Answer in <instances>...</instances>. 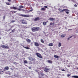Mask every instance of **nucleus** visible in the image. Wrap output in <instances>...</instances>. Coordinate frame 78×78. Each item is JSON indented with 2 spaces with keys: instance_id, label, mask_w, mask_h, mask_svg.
<instances>
[{
  "instance_id": "nucleus-54",
  "label": "nucleus",
  "mask_w": 78,
  "mask_h": 78,
  "mask_svg": "<svg viewBox=\"0 0 78 78\" xmlns=\"http://www.w3.org/2000/svg\"><path fill=\"white\" fill-rule=\"evenodd\" d=\"M2 72H3V71H2Z\"/></svg>"
},
{
  "instance_id": "nucleus-33",
  "label": "nucleus",
  "mask_w": 78,
  "mask_h": 78,
  "mask_svg": "<svg viewBox=\"0 0 78 78\" xmlns=\"http://www.w3.org/2000/svg\"><path fill=\"white\" fill-rule=\"evenodd\" d=\"M41 76H44V75H45V74L44 73H41Z\"/></svg>"
},
{
  "instance_id": "nucleus-36",
  "label": "nucleus",
  "mask_w": 78,
  "mask_h": 78,
  "mask_svg": "<svg viewBox=\"0 0 78 78\" xmlns=\"http://www.w3.org/2000/svg\"><path fill=\"white\" fill-rule=\"evenodd\" d=\"M62 71H63V72H66V71L64 70V69H61Z\"/></svg>"
},
{
  "instance_id": "nucleus-12",
  "label": "nucleus",
  "mask_w": 78,
  "mask_h": 78,
  "mask_svg": "<svg viewBox=\"0 0 78 78\" xmlns=\"http://www.w3.org/2000/svg\"><path fill=\"white\" fill-rule=\"evenodd\" d=\"M23 47L24 48H26V49H27V50H29L30 49V48L28 47H24V46H23Z\"/></svg>"
},
{
  "instance_id": "nucleus-42",
  "label": "nucleus",
  "mask_w": 78,
  "mask_h": 78,
  "mask_svg": "<svg viewBox=\"0 0 78 78\" xmlns=\"http://www.w3.org/2000/svg\"><path fill=\"white\" fill-rule=\"evenodd\" d=\"M68 76H70V74H67Z\"/></svg>"
},
{
  "instance_id": "nucleus-26",
  "label": "nucleus",
  "mask_w": 78,
  "mask_h": 78,
  "mask_svg": "<svg viewBox=\"0 0 78 78\" xmlns=\"http://www.w3.org/2000/svg\"><path fill=\"white\" fill-rule=\"evenodd\" d=\"M20 8H23V6L22 5H20L19 6Z\"/></svg>"
},
{
  "instance_id": "nucleus-30",
  "label": "nucleus",
  "mask_w": 78,
  "mask_h": 78,
  "mask_svg": "<svg viewBox=\"0 0 78 78\" xmlns=\"http://www.w3.org/2000/svg\"><path fill=\"white\" fill-rule=\"evenodd\" d=\"M35 60L36 59H35V58H32L31 61H35Z\"/></svg>"
},
{
  "instance_id": "nucleus-16",
  "label": "nucleus",
  "mask_w": 78,
  "mask_h": 78,
  "mask_svg": "<svg viewBox=\"0 0 78 78\" xmlns=\"http://www.w3.org/2000/svg\"><path fill=\"white\" fill-rule=\"evenodd\" d=\"M49 46H50V47H51V46H53V44L50 43L49 44Z\"/></svg>"
},
{
  "instance_id": "nucleus-14",
  "label": "nucleus",
  "mask_w": 78,
  "mask_h": 78,
  "mask_svg": "<svg viewBox=\"0 0 78 78\" xmlns=\"http://www.w3.org/2000/svg\"><path fill=\"white\" fill-rule=\"evenodd\" d=\"M48 63H50V64H52V63H53V62L51 60H48Z\"/></svg>"
},
{
  "instance_id": "nucleus-15",
  "label": "nucleus",
  "mask_w": 78,
  "mask_h": 78,
  "mask_svg": "<svg viewBox=\"0 0 78 78\" xmlns=\"http://www.w3.org/2000/svg\"><path fill=\"white\" fill-rule=\"evenodd\" d=\"M54 58H57V59L59 58V56H58V55H54Z\"/></svg>"
},
{
  "instance_id": "nucleus-29",
  "label": "nucleus",
  "mask_w": 78,
  "mask_h": 78,
  "mask_svg": "<svg viewBox=\"0 0 78 78\" xmlns=\"http://www.w3.org/2000/svg\"><path fill=\"white\" fill-rule=\"evenodd\" d=\"M15 22H16V20H12L11 22V23H14Z\"/></svg>"
},
{
  "instance_id": "nucleus-18",
  "label": "nucleus",
  "mask_w": 78,
  "mask_h": 78,
  "mask_svg": "<svg viewBox=\"0 0 78 78\" xmlns=\"http://www.w3.org/2000/svg\"><path fill=\"white\" fill-rule=\"evenodd\" d=\"M43 24L44 25H47V22H43Z\"/></svg>"
},
{
  "instance_id": "nucleus-39",
  "label": "nucleus",
  "mask_w": 78,
  "mask_h": 78,
  "mask_svg": "<svg viewBox=\"0 0 78 78\" xmlns=\"http://www.w3.org/2000/svg\"><path fill=\"white\" fill-rule=\"evenodd\" d=\"M5 16H4L3 17V19H5Z\"/></svg>"
},
{
  "instance_id": "nucleus-21",
  "label": "nucleus",
  "mask_w": 78,
  "mask_h": 78,
  "mask_svg": "<svg viewBox=\"0 0 78 78\" xmlns=\"http://www.w3.org/2000/svg\"><path fill=\"white\" fill-rule=\"evenodd\" d=\"M15 30L16 29H14L13 30H12V31L11 32H10V33H13V32H14V31H15Z\"/></svg>"
},
{
  "instance_id": "nucleus-44",
  "label": "nucleus",
  "mask_w": 78,
  "mask_h": 78,
  "mask_svg": "<svg viewBox=\"0 0 78 78\" xmlns=\"http://www.w3.org/2000/svg\"><path fill=\"white\" fill-rule=\"evenodd\" d=\"M29 68L30 69H31V67H29Z\"/></svg>"
},
{
  "instance_id": "nucleus-41",
  "label": "nucleus",
  "mask_w": 78,
  "mask_h": 78,
  "mask_svg": "<svg viewBox=\"0 0 78 78\" xmlns=\"http://www.w3.org/2000/svg\"><path fill=\"white\" fill-rule=\"evenodd\" d=\"M58 11H61V9L60 8H59L58 9Z\"/></svg>"
},
{
  "instance_id": "nucleus-49",
  "label": "nucleus",
  "mask_w": 78,
  "mask_h": 78,
  "mask_svg": "<svg viewBox=\"0 0 78 78\" xmlns=\"http://www.w3.org/2000/svg\"><path fill=\"white\" fill-rule=\"evenodd\" d=\"M41 72H42V73L43 72V71H41Z\"/></svg>"
},
{
  "instance_id": "nucleus-38",
  "label": "nucleus",
  "mask_w": 78,
  "mask_h": 78,
  "mask_svg": "<svg viewBox=\"0 0 78 78\" xmlns=\"http://www.w3.org/2000/svg\"><path fill=\"white\" fill-rule=\"evenodd\" d=\"M17 9L18 10V11H21V9Z\"/></svg>"
},
{
  "instance_id": "nucleus-6",
  "label": "nucleus",
  "mask_w": 78,
  "mask_h": 78,
  "mask_svg": "<svg viewBox=\"0 0 78 78\" xmlns=\"http://www.w3.org/2000/svg\"><path fill=\"white\" fill-rule=\"evenodd\" d=\"M1 47H2V48L4 49H8V48H9V47L4 45H2Z\"/></svg>"
},
{
  "instance_id": "nucleus-47",
  "label": "nucleus",
  "mask_w": 78,
  "mask_h": 78,
  "mask_svg": "<svg viewBox=\"0 0 78 78\" xmlns=\"http://www.w3.org/2000/svg\"><path fill=\"white\" fill-rule=\"evenodd\" d=\"M35 71L37 72H38V71H37V70H35Z\"/></svg>"
},
{
  "instance_id": "nucleus-23",
  "label": "nucleus",
  "mask_w": 78,
  "mask_h": 78,
  "mask_svg": "<svg viewBox=\"0 0 78 78\" xmlns=\"http://www.w3.org/2000/svg\"><path fill=\"white\" fill-rule=\"evenodd\" d=\"M61 43H59L58 45V47H61Z\"/></svg>"
},
{
  "instance_id": "nucleus-8",
  "label": "nucleus",
  "mask_w": 78,
  "mask_h": 78,
  "mask_svg": "<svg viewBox=\"0 0 78 78\" xmlns=\"http://www.w3.org/2000/svg\"><path fill=\"white\" fill-rule=\"evenodd\" d=\"M48 20H50L51 21H55V18H51L49 19Z\"/></svg>"
},
{
  "instance_id": "nucleus-17",
  "label": "nucleus",
  "mask_w": 78,
  "mask_h": 78,
  "mask_svg": "<svg viewBox=\"0 0 78 78\" xmlns=\"http://www.w3.org/2000/svg\"><path fill=\"white\" fill-rule=\"evenodd\" d=\"M72 78L73 77L74 78H78V76H72Z\"/></svg>"
},
{
  "instance_id": "nucleus-4",
  "label": "nucleus",
  "mask_w": 78,
  "mask_h": 78,
  "mask_svg": "<svg viewBox=\"0 0 78 78\" xmlns=\"http://www.w3.org/2000/svg\"><path fill=\"white\" fill-rule=\"evenodd\" d=\"M36 55L38 58H40V59H42L43 57L39 53H37Z\"/></svg>"
},
{
  "instance_id": "nucleus-52",
  "label": "nucleus",
  "mask_w": 78,
  "mask_h": 78,
  "mask_svg": "<svg viewBox=\"0 0 78 78\" xmlns=\"http://www.w3.org/2000/svg\"><path fill=\"white\" fill-rule=\"evenodd\" d=\"M69 30H72V29H69Z\"/></svg>"
},
{
  "instance_id": "nucleus-11",
  "label": "nucleus",
  "mask_w": 78,
  "mask_h": 78,
  "mask_svg": "<svg viewBox=\"0 0 78 78\" xmlns=\"http://www.w3.org/2000/svg\"><path fill=\"white\" fill-rule=\"evenodd\" d=\"M26 41L28 43H30V42H31V40L30 39L27 38L26 39Z\"/></svg>"
},
{
  "instance_id": "nucleus-37",
  "label": "nucleus",
  "mask_w": 78,
  "mask_h": 78,
  "mask_svg": "<svg viewBox=\"0 0 78 78\" xmlns=\"http://www.w3.org/2000/svg\"><path fill=\"white\" fill-rule=\"evenodd\" d=\"M6 5H10V4H9V3H8L7 2L6 3Z\"/></svg>"
},
{
  "instance_id": "nucleus-34",
  "label": "nucleus",
  "mask_w": 78,
  "mask_h": 78,
  "mask_svg": "<svg viewBox=\"0 0 78 78\" xmlns=\"http://www.w3.org/2000/svg\"><path fill=\"white\" fill-rule=\"evenodd\" d=\"M14 7H11L10 8V9H14Z\"/></svg>"
},
{
  "instance_id": "nucleus-50",
  "label": "nucleus",
  "mask_w": 78,
  "mask_h": 78,
  "mask_svg": "<svg viewBox=\"0 0 78 78\" xmlns=\"http://www.w3.org/2000/svg\"><path fill=\"white\" fill-rule=\"evenodd\" d=\"M2 39V38H1V37H0V39Z\"/></svg>"
},
{
  "instance_id": "nucleus-27",
  "label": "nucleus",
  "mask_w": 78,
  "mask_h": 78,
  "mask_svg": "<svg viewBox=\"0 0 78 78\" xmlns=\"http://www.w3.org/2000/svg\"><path fill=\"white\" fill-rule=\"evenodd\" d=\"M33 58L32 57H29V60H30V61H31L32 60V58Z\"/></svg>"
},
{
  "instance_id": "nucleus-43",
  "label": "nucleus",
  "mask_w": 78,
  "mask_h": 78,
  "mask_svg": "<svg viewBox=\"0 0 78 78\" xmlns=\"http://www.w3.org/2000/svg\"><path fill=\"white\" fill-rule=\"evenodd\" d=\"M13 63L14 64H17V63H16V62H14Z\"/></svg>"
},
{
  "instance_id": "nucleus-3",
  "label": "nucleus",
  "mask_w": 78,
  "mask_h": 78,
  "mask_svg": "<svg viewBox=\"0 0 78 78\" xmlns=\"http://www.w3.org/2000/svg\"><path fill=\"white\" fill-rule=\"evenodd\" d=\"M19 16H21V17H30V15H26L23 14H20L19 15Z\"/></svg>"
},
{
  "instance_id": "nucleus-53",
  "label": "nucleus",
  "mask_w": 78,
  "mask_h": 78,
  "mask_svg": "<svg viewBox=\"0 0 78 78\" xmlns=\"http://www.w3.org/2000/svg\"><path fill=\"white\" fill-rule=\"evenodd\" d=\"M13 27L12 26V27H11V28H12V27Z\"/></svg>"
},
{
  "instance_id": "nucleus-48",
  "label": "nucleus",
  "mask_w": 78,
  "mask_h": 78,
  "mask_svg": "<svg viewBox=\"0 0 78 78\" xmlns=\"http://www.w3.org/2000/svg\"><path fill=\"white\" fill-rule=\"evenodd\" d=\"M78 33V30L76 31V33Z\"/></svg>"
},
{
  "instance_id": "nucleus-19",
  "label": "nucleus",
  "mask_w": 78,
  "mask_h": 78,
  "mask_svg": "<svg viewBox=\"0 0 78 78\" xmlns=\"http://www.w3.org/2000/svg\"><path fill=\"white\" fill-rule=\"evenodd\" d=\"M50 25H55V23H51L50 24Z\"/></svg>"
},
{
  "instance_id": "nucleus-1",
  "label": "nucleus",
  "mask_w": 78,
  "mask_h": 78,
  "mask_svg": "<svg viewBox=\"0 0 78 78\" xmlns=\"http://www.w3.org/2000/svg\"><path fill=\"white\" fill-rule=\"evenodd\" d=\"M40 30V28L39 27H34L31 28V30L32 32H36L39 31Z\"/></svg>"
},
{
  "instance_id": "nucleus-40",
  "label": "nucleus",
  "mask_w": 78,
  "mask_h": 78,
  "mask_svg": "<svg viewBox=\"0 0 78 78\" xmlns=\"http://www.w3.org/2000/svg\"><path fill=\"white\" fill-rule=\"evenodd\" d=\"M44 8H48V7H47V6H44Z\"/></svg>"
},
{
  "instance_id": "nucleus-25",
  "label": "nucleus",
  "mask_w": 78,
  "mask_h": 78,
  "mask_svg": "<svg viewBox=\"0 0 78 78\" xmlns=\"http://www.w3.org/2000/svg\"><path fill=\"white\" fill-rule=\"evenodd\" d=\"M41 42H42V43H44V40H43V39H41Z\"/></svg>"
},
{
  "instance_id": "nucleus-28",
  "label": "nucleus",
  "mask_w": 78,
  "mask_h": 78,
  "mask_svg": "<svg viewBox=\"0 0 78 78\" xmlns=\"http://www.w3.org/2000/svg\"><path fill=\"white\" fill-rule=\"evenodd\" d=\"M24 62V63H26V64H27V63H28V62H27V60H25Z\"/></svg>"
},
{
  "instance_id": "nucleus-31",
  "label": "nucleus",
  "mask_w": 78,
  "mask_h": 78,
  "mask_svg": "<svg viewBox=\"0 0 78 78\" xmlns=\"http://www.w3.org/2000/svg\"><path fill=\"white\" fill-rule=\"evenodd\" d=\"M11 12H12V14H14V13H16V12L15 11H12Z\"/></svg>"
},
{
  "instance_id": "nucleus-45",
  "label": "nucleus",
  "mask_w": 78,
  "mask_h": 78,
  "mask_svg": "<svg viewBox=\"0 0 78 78\" xmlns=\"http://www.w3.org/2000/svg\"><path fill=\"white\" fill-rule=\"evenodd\" d=\"M8 0L9 2H11V0Z\"/></svg>"
},
{
  "instance_id": "nucleus-55",
  "label": "nucleus",
  "mask_w": 78,
  "mask_h": 78,
  "mask_svg": "<svg viewBox=\"0 0 78 78\" xmlns=\"http://www.w3.org/2000/svg\"><path fill=\"white\" fill-rule=\"evenodd\" d=\"M0 74H1V73H0Z\"/></svg>"
},
{
  "instance_id": "nucleus-32",
  "label": "nucleus",
  "mask_w": 78,
  "mask_h": 78,
  "mask_svg": "<svg viewBox=\"0 0 78 78\" xmlns=\"http://www.w3.org/2000/svg\"><path fill=\"white\" fill-rule=\"evenodd\" d=\"M72 36H70L69 37L68 39H67V40H69V39H70V38H71V37H72Z\"/></svg>"
},
{
  "instance_id": "nucleus-24",
  "label": "nucleus",
  "mask_w": 78,
  "mask_h": 78,
  "mask_svg": "<svg viewBox=\"0 0 78 78\" xmlns=\"http://www.w3.org/2000/svg\"><path fill=\"white\" fill-rule=\"evenodd\" d=\"M13 9H18V8H17V7H13Z\"/></svg>"
},
{
  "instance_id": "nucleus-46",
  "label": "nucleus",
  "mask_w": 78,
  "mask_h": 78,
  "mask_svg": "<svg viewBox=\"0 0 78 78\" xmlns=\"http://www.w3.org/2000/svg\"><path fill=\"white\" fill-rule=\"evenodd\" d=\"M30 11H33V10H30Z\"/></svg>"
},
{
  "instance_id": "nucleus-51",
  "label": "nucleus",
  "mask_w": 78,
  "mask_h": 78,
  "mask_svg": "<svg viewBox=\"0 0 78 78\" xmlns=\"http://www.w3.org/2000/svg\"><path fill=\"white\" fill-rule=\"evenodd\" d=\"M4 71H5V69H3Z\"/></svg>"
},
{
  "instance_id": "nucleus-9",
  "label": "nucleus",
  "mask_w": 78,
  "mask_h": 78,
  "mask_svg": "<svg viewBox=\"0 0 78 78\" xmlns=\"http://www.w3.org/2000/svg\"><path fill=\"white\" fill-rule=\"evenodd\" d=\"M40 20V18L39 17H37L34 19V20L35 21V22H36V21H37L38 20Z\"/></svg>"
},
{
  "instance_id": "nucleus-56",
  "label": "nucleus",
  "mask_w": 78,
  "mask_h": 78,
  "mask_svg": "<svg viewBox=\"0 0 78 78\" xmlns=\"http://www.w3.org/2000/svg\"><path fill=\"white\" fill-rule=\"evenodd\" d=\"M10 30V29H9V30Z\"/></svg>"
},
{
  "instance_id": "nucleus-13",
  "label": "nucleus",
  "mask_w": 78,
  "mask_h": 78,
  "mask_svg": "<svg viewBox=\"0 0 78 78\" xmlns=\"http://www.w3.org/2000/svg\"><path fill=\"white\" fill-rule=\"evenodd\" d=\"M4 69L6 70H9V67L8 66H6L5 67Z\"/></svg>"
},
{
  "instance_id": "nucleus-20",
  "label": "nucleus",
  "mask_w": 78,
  "mask_h": 78,
  "mask_svg": "<svg viewBox=\"0 0 78 78\" xmlns=\"http://www.w3.org/2000/svg\"><path fill=\"white\" fill-rule=\"evenodd\" d=\"M41 11H45V9L44 8H43L41 9Z\"/></svg>"
},
{
  "instance_id": "nucleus-2",
  "label": "nucleus",
  "mask_w": 78,
  "mask_h": 78,
  "mask_svg": "<svg viewBox=\"0 0 78 78\" xmlns=\"http://www.w3.org/2000/svg\"><path fill=\"white\" fill-rule=\"evenodd\" d=\"M65 11V12L68 14L69 13V10L67 9H64L60 11V12H63Z\"/></svg>"
},
{
  "instance_id": "nucleus-10",
  "label": "nucleus",
  "mask_w": 78,
  "mask_h": 78,
  "mask_svg": "<svg viewBox=\"0 0 78 78\" xmlns=\"http://www.w3.org/2000/svg\"><path fill=\"white\" fill-rule=\"evenodd\" d=\"M34 45L36 47H38V46H39V44L37 42L34 43Z\"/></svg>"
},
{
  "instance_id": "nucleus-7",
  "label": "nucleus",
  "mask_w": 78,
  "mask_h": 78,
  "mask_svg": "<svg viewBox=\"0 0 78 78\" xmlns=\"http://www.w3.org/2000/svg\"><path fill=\"white\" fill-rule=\"evenodd\" d=\"M45 69H44V71L45 72H48L50 70V69L47 68H45Z\"/></svg>"
},
{
  "instance_id": "nucleus-5",
  "label": "nucleus",
  "mask_w": 78,
  "mask_h": 78,
  "mask_svg": "<svg viewBox=\"0 0 78 78\" xmlns=\"http://www.w3.org/2000/svg\"><path fill=\"white\" fill-rule=\"evenodd\" d=\"M20 22H21L23 24H27V21L25 20H20Z\"/></svg>"
},
{
  "instance_id": "nucleus-22",
  "label": "nucleus",
  "mask_w": 78,
  "mask_h": 78,
  "mask_svg": "<svg viewBox=\"0 0 78 78\" xmlns=\"http://www.w3.org/2000/svg\"><path fill=\"white\" fill-rule=\"evenodd\" d=\"M66 35L62 34L61 35V37H64Z\"/></svg>"
},
{
  "instance_id": "nucleus-35",
  "label": "nucleus",
  "mask_w": 78,
  "mask_h": 78,
  "mask_svg": "<svg viewBox=\"0 0 78 78\" xmlns=\"http://www.w3.org/2000/svg\"><path fill=\"white\" fill-rule=\"evenodd\" d=\"M74 6H75V7H77V5H76V4H75L74 5Z\"/></svg>"
}]
</instances>
